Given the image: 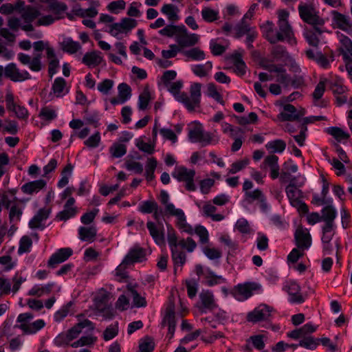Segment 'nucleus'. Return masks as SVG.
I'll use <instances>...</instances> for the list:
<instances>
[{"label": "nucleus", "instance_id": "obj_23", "mask_svg": "<svg viewBox=\"0 0 352 352\" xmlns=\"http://www.w3.org/2000/svg\"><path fill=\"white\" fill-rule=\"evenodd\" d=\"M286 291L290 296V301L294 303H302L304 297L300 294V287L296 283H290L286 287Z\"/></svg>", "mask_w": 352, "mask_h": 352}, {"label": "nucleus", "instance_id": "obj_38", "mask_svg": "<svg viewBox=\"0 0 352 352\" xmlns=\"http://www.w3.org/2000/svg\"><path fill=\"white\" fill-rule=\"evenodd\" d=\"M272 55L277 60L286 62L291 56L286 50V48L282 45H276L272 50Z\"/></svg>", "mask_w": 352, "mask_h": 352}, {"label": "nucleus", "instance_id": "obj_8", "mask_svg": "<svg viewBox=\"0 0 352 352\" xmlns=\"http://www.w3.org/2000/svg\"><path fill=\"white\" fill-rule=\"evenodd\" d=\"M5 76L13 82L30 80L32 76L26 70H21L15 63H9L5 67Z\"/></svg>", "mask_w": 352, "mask_h": 352}, {"label": "nucleus", "instance_id": "obj_58", "mask_svg": "<svg viewBox=\"0 0 352 352\" xmlns=\"http://www.w3.org/2000/svg\"><path fill=\"white\" fill-rule=\"evenodd\" d=\"M305 38L309 45L317 47L319 43L318 32L313 28V30L307 31L305 33Z\"/></svg>", "mask_w": 352, "mask_h": 352}, {"label": "nucleus", "instance_id": "obj_62", "mask_svg": "<svg viewBox=\"0 0 352 352\" xmlns=\"http://www.w3.org/2000/svg\"><path fill=\"white\" fill-rule=\"evenodd\" d=\"M182 26H176L173 25H166L163 29L159 31V33L162 36H166L171 37L176 34V32L180 31Z\"/></svg>", "mask_w": 352, "mask_h": 352}, {"label": "nucleus", "instance_id": "obj_31", "mask_svg": "<svg viewBox=\"0 0 352 352\" xmlns=\"http://www.w3.org/2000/svg\"><path fill=\"white\" fill-rule=\"evenodd\" d=\"M99 6L98 1H91V7L87 9H78L76 11V14L82 18L85 17H95L98 14V10H96V7Z\"/></svg>", "mask_w": 352, "mask_h": 352}, {"label": "nucleus", "instance_id": "obj_57", "mask_svg": "<svg viewBox=\"0 0 352 352\" xmlns=\"http://www.w3.org/2000/svg\"><path fill=\"white\" fill-rule=\"evenodd\" d=\"M77 212L76 208H66L64 206V210L57 214V218L61 221H66L69 218L74 217Z\"/></svg>", "mask_w": 352, "mask_h": 352}, {"label": "nucleus", "instance_id": "obj_29", "mask_svg": "<svg viewBox=\"0 0 352 352\" xmlns=\"http://www.w3.org/2000/svg\"><path fill=\"white\" fill-rule=\"evenodd\" d=\"M341 46L340 51L343 56V59L352 58V41L347 36H343L340 38Z\"/></svg>", "mask_w": 352, "mask_h": 352}, {"label": "nucleus", "instance_id": "obj_1", "mask_svg": "<svg viewBox=\"0 0 352 352\" xmlns=\"http://www.w3.org/2000/svg\"><path fill=\"white\" fill-rule=\"evenodd\" d=\"M32 46L34 48L32 58L28 54L19 53L18 54L19 60L23 65H29V68L32 72H40L43 67L41 62L42 52L45 50L46 57L49 60L48 72L52 78L56 73L57 68L59 67V60L56 56L54 48L49 46L48 43H45L43 41L34 42Z\"/></svg>", "mask_w": 352, "mask_h": 352}, {"label": "nucleus", "instance_id": "obj_26", "mask_svg": "<svg viewBox=\"0 0 352 352\" xmlns=\"http://www.w3.org/2000/svg\"><path fill=\"white\" fill-rule=\"evenodd\" d=\"M49 217V211L45 209H40L36 214L30 220L29 226L31 228H43L42 222Z\"/></svg>", "mask_w": 352, "mask_h": 352}, {"label": "nucleus", "instance_id": "obj_40", "mask_svg": "<svg viewBox=\"0 0 352 352\" xmlns=\"http://www.w3.org/2000/svg\"><path fill=\"white\" fill-rule=\"evenodd\" d=\"M118 98L121 104L124 103L131 96V89L126 83H121L118 85Z\"/></svg>", "mask_w": 352, "mask_h": 352}, {"label": "nucleus", "instance_id": "obj_21", "mask_svg": "<svg viewBox=\"0 0 352 352\" xmlns=\"http://www.w3.org/2000/svg\"><path fill=\"white\" fill-rule=\"evenodd\" d=\"M296 177H292L289 184L286 188V193L294 206H297L300 203L301 191L295 186Z\"/></svg>", "mask_w": 352, "mask_h": 352}, {"label": "nucleus", "instance_id": "obj_15", "mask_svg": "<svg viewBox=\"0 0 352 352\" xmlns=\"http://www.w3.org/2000/svg\"><path fill=\"white\" fill-rule=\"evenodd\" d=\"M295 243L298 248L307 250L311 245V237L309 231L298 227L294 234Z\"/></svg>", "mask_w": 352, "mask_h": 352}, {"label": "nucleus", "instance_id": "obj_4", "mask_svg": "<svg viewBox=\"0 0 352 352\" xmlns=\"http://www.w3.org/2000/svg\"><path fill=\"white\" fill-rule=\"evenodd\" d=\"M182 86V81L174 82L170 85L168 90L178 102L184 104L189 111H193L200 106L201 85L199 82L192 84L190 88V96L186 93L180 91Z\"/></svg>", "mask_w": 352, "mask_h": 352}, {"label": "nucleus", "instance_id": "obj_41", "mask_svg": "<svg viewBox=\"0 0 352 352\" xmlns=\"http://www.w3.org/2000/svg\"><path fill=\"white\" fill-rule=\"evenodd\" d=\"M40 15L39 11L32 7H28L21 13V18L25 23L32 22Z\"/></svg>", "mask_w": 352, "mask_h": 352}, {"label": "nucleus", "instance_id": "obj_45", "mask_svg": "<svg viewBox=\"0 0 352 352\" xmlns=\"http://www.w3.org/2000/svg\"><path fill=\"white\" fill-rule=\"evenodd\" d=\"M184 54L188 58L194 60H202L205 59V53L198 47H194L184 51Z\"/></svg>", "mask_w": 352, "mask_h": 352}, {"label": "nucleus", "instance_id": "obj_60", "mask_svg": "<svg viewBox=\"0 0 352 352\" xmlns=\"http://www.w3.org/2000/svg\"><path fill=\"white\" fill-rule=\"evenodd\" d=\"M156 166L157 161L154 158H149L146 166V175L147 180H152L154 177V171Z\"/></svg>", "mask_w": 352, "mask_h": 352}, {"label": "nucleus", "instance_id": "obj_46", "mask_svg": "<svg viewBox=\"0 0 352 352\" xmlns=\"http://www.w3.org/2000/svg\"><path fill=\"white\" fill-rule=\"evenodd\" d=\"M319 344V339L311 336L305 337L299 342V346L310 350H314Z\"/></svg>", "mask_w": 352, "mask_h": 352}, {"label": "nucleus", "instance_id": "obj_24", "mask_svg": "<svg viewBox=\"0 0 352 352\" xmlns=\"http://www.w3.org/2000/svg\"><path fill=\"white\" fill-rule=\"evenodd\" d=\"M78 234L81 241L92 243L96 240L97 230L94 226H82L79 228Z\"/></svg>", "mask_w": 352, "mask_h": 352}, {"label": "nucleus", "instance_id": "obj_49", "mask_svg": "<svg viewBox=\"0 0 352 352\" xmlns=\"http://www.w3.org/2000/svg\"><path fill=\"white\" fill-rule=\"evenodd\" d=\"M155 209H158V205L155 201H146L139 206V210L142 213L150 214Z\"/></svg>", "mask_w": 352, "mask_h": 352}, {"label": "nucleus", "instance_id": "obj_53", "mask_svg": "<svg viewBox=\"0 0 352 352\" xmlns=\"http://www.w3.org/2000/svg\"><path fill=\"white\" fill-rule=\"evenodd\" d=\"M110 294L106 292H102L97 295L95 298V306L96 309L98 308L99 305L102 307L110 305Z\"/></svg>", "mask_w": 352, "mask_h": 352}, {"label": "nucleus", "instance_id": "obj_43", "mask_svg": "<svg viewBox=\"0 0 352 352\" xmlns=\"http://www.w3.org/2000/svg\"><path fill=\"white\" fill-rule=\"evenodd\" d=\"M235 36L240 38L251 30L247 20L242 19L241 21L234 27Z\"/></svg>", "mask_w": 352, "mask_h": 352}, {"label": "nucleus", "instance_id": "obj_64", "mask_svg": "<svg viewBox=\"0 0 352 352\" xmlns=\"http://www.w3.org/2000/svg\"><path fill=\"white\" fill-rule=\"evenodd\" d=\"M151 99L150 93L147 90H144L139 96V109L141 110H144L146 109L148 102Z\"/></svg>", "mask_w": 352, "mask_h": 352}, {"label": "nucleus", "instance_id": "obj_5", "mask_svg": "<svg viewBox=\"0 0 352 352\" xmlns=\"http://www.w3.org/2000/svg\"><path fill=\"white\" fill-rule=\"evenodd\" d=\"M298 10L302 19L311 25L316 31L319 34H321L322 31L319 27L323 25L324 21L317 14L316 10L312 7L308 6H299Z\"/></svg>", "mask_w": 352, "mask_h": 352}, {"label": "nucleus", "instance_id": "obj_59", "mask_svg": "<svg viewBox=\"0 0 352 352\" xmlns=\"http://www.w3.org/2000/svg\"><path fill=\"white\" fill-rule=\"evenodd\" d=\"M208 95L222 105L224 104V101L221 94L217 91L216 86L213 83H209L208 85Z\"/></svg>", "mask_w": 352, "mask_h": 352}, {"label": "nucleus", "instance_id": "obj_48", "mask_svg": "<svg viewBox=\"0 0 352 352\" xmlns=\"http://www.w3.org/2000/svg\"><path fill=\"white\" fill-rule=\"evenodd\" d=\"M96 309L97 314L102 315L105 319H111L115 315V311L111 304L103 307L99 305L98 308Z\"/></svg>", "mask_w": 352, "mask_h": 352}, {"label": "nucleus", "instance_id": "obj_2", "mask_svg": "<svg viewBox=\"0 0 352 352\" xmlns=\"http://www.w3.org/2000/svg\"><path fill=\"white\" fill-rule=\"evenodd\" d=\"M278 30L274 33L273 23L267 21L269 29L266 32V38L270 43H276L278 41H287L291 45H296V40L294 37V31L289 23V12L285 10H280L278 12Z\"/></svg>", "mask_w": 352, "mask_h": 352}, {"label": "nucleus", "instance_id": "obj_25", "mask_svg": "<svg viewBox=\"0 0 352 352\" xmlns=\"http://www.w3.org/2000/svg\"><path fill=\"white\" fill-rule=\"evenodd\" d=\"M46 186V182L43 179H38L28 182L22 186V191L28 195L38 192Z\"/></svg>", "mask_w": 352, "mask_h": 352}, {"label": "nucleus", "instance_id": "obj_16", "mask_svg": "<svg viewBox=\"0 0 352 352\" xmlns=\"http://www.w3.org/2000/svg\"><path fill=\"white\" fill-rule=\"evenodd\" d=\"M73 251L69 248H60L53 254L47 262V266L55 268L58 264L65 261L72 255Z\"/></svg>", "mask_w": 352, "mask_h": 352}, {"label": "nucleus", "instance_id": "obj_11", "mask_svg": "<svg viewBox=\"0 0 352 352\" xmlns=\"http://www.w3.org/2000/svg\"><path fill=\"white\" fill-rule=\"evenodd\" d=\"M272 310V309L270 307L266 305H261L248 314L247 319L252 322L266 320L270 317Z\"/></svg>", "mask_w": 352, "mask_h": 352}, {"label": "nucleus", "instance_id": "obj_36", "mask_svg": "<svg viewBox=\"0 0 352 352\" xmlns=\"http://www.w3.org/2000/svg\"><path fill=\"white\" fill-rule=\"evenodd\" d=\"M265 147L271 153H282L286 148V143L283 140H275L267 142Z\"/></svg>", "mask_w": 352, "mask_h": 352}, {"label": "nucleus", "instance_id": "obj_10", "mask_svg": "<svg viewBox=\"0 0 352 352\" xmlns=\"http://www.w3.org/2000/svg\"><path fill=\"white\" fill-rule=\"evenodd\" d=\"M176 41L179 47H187L195 45L199 41V36L196 34H188L184 25H182L179 34L176 36Z\"/></svg>", "mask_w": 352, "mask_h": 352}, {"label": "nucleus", "instance_id": "obj_47", "mask_svg": "<svg viewBox=\"0 0 352 352\" xmlns=\"http://www.w3.org/2000/svg\"><path fill=\"white\" fill-rule=\"evenodd\" d=\"M321 216L323 221H333L336 217V211L332 206L328 205L322 208Z\"/></svg>", "mask_w": 352, "mask_h": 352}, {"label": "nucleus", "instance_id": "obj_56", "mask_svg": "<svg viewBox=\"0 0 352 352\" xmlns=\"http://www.w3.org/2000/svg\"><path fill=\"white\" fill-rule=\"evenodd\" d=\"M121 28L123 32L127 33L131 31L133 28L136 27L138 22L135 19L131 18H123L120 22Z\"/></svg>", "mask_w": 352, "mask_h": 352}, {"label": "nucleus", "instance_id": "obj_33", "mask_svg": "<svg viewBox=\"0 0 352 352\" xmlns=\"http://www.w3.org/2000/svg\"><path fill=\"white\" fill-rule=\"evenodd\" d=\"M325 81L326 80H320L316 85L315 90L312 94L314 104L319 107L325 106L323 101L319 102L320 99H321L325 91Z\"/></svg>", "mask_w": 352, "mask_h": 352}, {"label": "nucleus", "instance_id": "obj_52", "mask_svg": "<svg viewBox=\"0 0 352 352\" xmlns=\"http://www.w3.org/2000/svg\"><path fill=\"white\" fill-rule=\"evenodd\" d=\"M327 133L333 136L337 140H344L349 137V135L342 131L340 128L333 126L327 129Z\"/></svg>", "mask_w": 352, "mask_h": 352}, {"label": "nucleus", "instance_id": "obj_44", "mask_svg": "<svg viewBox=\"0 0 352 352\" xmlns=\"http://www.w3.org/2000/svg\"><path fill=\"white\" fill-rule=\"evenodd\" d=\"M212 67V63L208 61L204 65H195L192 67V70L195 75L199 77H204L207 76L208 73L211 70Z\"/></svg>", "mask_w": 352, "mask_h": 352}, {"label": "nucleus", "instance_id": "obj_63", "mask_svg": "<svg viewBox=\"0 0 352 352\" xmlns=\"http://www.w3.org/2000/svg\"><path fill=\"white\" fill-rule=\"evenodd\" d=\"M217 142L218 140L214 139V137L212 133L203 131L198 142L201 143V145L204 146L212 142L217 143Z\"/></svg>", "mask_w": 352, "mask_h": 352}, {"label": "nucleus", "instance_id": "obj_42", "mask_svg": "<svg viewBox=\"0 0 352 352\" xmlns=\"http://www.w3.org/2000/svg\"><path fill=\"white\" fill-rule=\"evenodd\" d=\"M109 152L113 158H119L126 153V146L124 144L115 142L109 148Z\"/></svg>", "mask_w": 352, "mask_h": 352}, {"label": "nucleus", "instance_id": "obj_34", "mask_svg": "<svg viewBox=\"0 0 352 352\" xmlns=\"http://www.w3.org/2000/svg\"><path fill=\"white\" fill-rule=\"evenodd\" d=\"M128 291L130 296L133 298V305L136 307H144L146 306V301L145 298L140 296L135 288L131 285L127 286Z\"/></svg>", "mask_w": 352, "mask_h": 352}, {"label": "nucleus", "instance_id": "obj_50", "mask_svg": "<svg viewBox=\"0 0 352 352\" xmlns=\"http://www.w3.org/2000/svg\"><path fill=\"white\" fill-rule=\"evenodd\" d=\"M334 19L339 28L346 30L350 28L349 20L344 15L335 12Z\"/></svg>", "mask_w": 352, "mask_h": 352}, {"label": "nucleus", "instance_id": "obj_14", "mask_svg": "<svg viewBox=\"0 0 352 352\" xmlns=\"http://www.w3.org/2000/svg\"><path fill=\"white\" fill-rule=\"evenodd\" d=\"M305 113L304 109L298 111L294 106L287 104L283 106V111L278 116V118L281 121H295L303 116Z\"/></svg>", "mask_w": 352, "mask_h": 352}, {"label": "nucleus", "instance_id": "obj_54", "mask_svg": "<svg viewBox=\"0 0 352 352\" xmlns=\"http://www.w3.org/2000/svg\"><path fill=\"white\" fill-rule=\"evenodd\" d=\"M263 192L259 189L253 191L245 192V201L248 204H252L254 201L259 200L263 197Z\"/></svg>", "mask_w": 352, "mask_h": 352}, {"label": "nucleus", "instance_id": "obj_37", "mask_svg": "<svg viewBox=\"0 0 352 352\" xmlns=\"http://www.w3.org/2000/svg\"><path fill=\"white\" fill-rule=\"evenodd\" d=\"M53 286L54 283H49L42 287L36 285L29 291L28 295L41 297L45 294L50 293Z\"/></svg>", "mask_w": 352, "mask_h": 352}, {"label": "nucleus", "instance_id": "obj_9", "mask_svg": "<svg viewBox=\"0 0 352 352\" xmlns=\"http://www.w3.org/2000/svg\"><path fill=\"white\" fill-rule=\"evenodd\" d=\"M263 67L271 73H275L276 82L283 85L284 87H287L290 85L291 77L283 66L272 64L263 65Z\"/></svg>", "mask_w": 352, "mask_h": 352}, {"label": "nucleus", "instance_id": "obj_51", "mask_svg": "<svg viewBox=\"0 0 352 352\" xmlns=\"http://www.w3.org/2000/svg\"><path fill=\"white\" fill-rule=\"evenodd\" d=\"M202 18L207 22H213L218 18V12L210 8H204L201 10Z\"/></svg>", "mask_w": 352, "mask_h": 352}, {"label": "nucleus", "instance_id": "obj_6", "mask_svg": "<svg viewBox=\"0 0 352 352\" xmlns=\"http://www.w3.org/2000/svg\"><path fill=\"white\" fill-rule=\"evenodd\" d=\"M165 213L176 217V224L180 230L188 234H192V228L187 223L185 214L182 209L176 208L175 206L170 203L167 204L165 207Z\"/></svg>", "mask_w": 352, "mask_h": 352}, {"label": "nucleus", "instance_id": "obj_30", "mask_svg": "<svg viewBox=\"0 0 352 352\" xmlns=\"http://www.w3.org/2000/svg\"><path fill=\"white\" fill-rule=\"evenodd\" d=\"M45 326L43 320H37L34 322L29 323L28 324H20L18 326L23 332L28 334L35 333L36 331L41 329Z\"/></svg>", "mask_w": 352, "mask_h": 352}, {"label": "nucleus", "instance_id": "obj_39", "mask_svg": "<svg viewBox=\"0 0 352 352\" xmlns=\"http://www.w3.org/2000/svg\"><path fill=\"white\" fill-rule=\"evenodd\" d=\"M65 80L61 77L56 78L52 85L53 93L57 98L62 97L64 95L63 91L65 90Z\"/></svg>", "mask_w": 352, "mask_h": 352}, {"label": "nucleus", "instance_id": "obj_18", "mask_svg": "<svg viewBox=\"0 0 352 352\" xmlns=\"http://www.w3.org/2000/svg\"><path fill=\"white\" fill-rule=\"evenodd\" d=\"M278 161V157L276 155H270L265 158L261 165V168L266 170L267 168H270L272 178L276 179L279 175V166Z\"/></svg>", "mask_w": 352, "mask_h": 352}, {"label": "nucleus", "instance_id": "obj_28", "mask_svg": "<svg viewBox=\"0 0 352 352\" xmlns=\"http://www.w3.org/2000/svg\"><path fill=\"white\" fill-rule=\"evenodd\" d=\"M99 52L93 51L86 53L82 58V63L88 67L96 66L100 64L102 57Z\"/></svg>", "mask_w": 352, "mask_h": 352}, {"label": "nucleus", "instance_id": "obj_22", "mask_svg": "<svg viewBox=\"0 0 352 352\" xmlns=\"http://www.w3.org/2000/svg\"><path fill=\"white\" fill-rule=\"evenodd\" d=\"M146 227L149 233L155 242L158 245L164 243V236L163 232L162 223H160V228H158L153 222L148 221Z\"/></svg>", "mask_w": 352, "mask_h": 352}, {"label": "nucleus", "instance_id": "obj_20", "mask_svg": "<svg viewBox=\"0 0 352 352\" xmlns=\"http://www.w3.org/2000/svg\"><path fill=\"white\" fill-rule=\"evenodd\" d=\"M145 257V251L140 247L131 249L122 261L123 265H130L135 262H142Z\"/></svg>", "mask_w": 352, "mask_h": 352}, {"label": "nucleus", "instance_id": "obj_27", "mask_svg": "<svg viewBox=\"0 0 352 352\" xmlns=\"http://www.w3.org/2000/svg\"><path fill=\"white\" fill-rule=\"evenodd\" d=\"M60 47L63 51L69 54H74L81 47L78 42L74 41L70 38H64L60 43Z\"/></svg>", "mask_w": 352, "mask_h": 352}, {"label": "nucleus", "instance_id": "obj_55", "mask_svg": "<svg viewBox=\"0 0 352 352\" xmlns=\"http://www.w3.org/2000/svg\"><path fill=\"white\" fill-rule=\"evenodd\" d=\"M154 346L153 340L149 337H146L141 340L139 349L140 351L143 352H152L154 349Z\"/></svg>", "mask_w": 352, "mask_h": 352}, {"label": "nucleus", "instance_id": "obj_7", "mask_svg": "<svg viewBox=\"0 0 352 352\" xmlns=\"http://www.w3.org/2000/svg\"><path fill=\"white\" fill-rule=\"evenodd\" d=\"M173 176L179 182H184L186 190L189 191L195 190L196 186L194 183L195 171L194 170L188 169L184 166H179L175 169Z\"/></svg>", "mask_w": 352, "mask_h": 352}, {"label": "nucleus", "instance_id": "obj_32", "mask_svg": "<svg viewBox=\"0 0 352 352\" xmlns=\"http://www.w3.org/2000/svg\"><path fill=\"white\" fill-rule=\"evenodd\" d=\"M202 210L205 216L210 217L214 221H220L224 219L223 215L221 214H214L217 211V208L210 202H207L203 206Z\"/></svg>", "mask_w": 352, "mask_h": 352}, {"label": "nucleus", "instance_id": "obj_19", "mask_svg": "<svg viewBox=\"0 0 352 352\" xmlns=\"http://www.w3.org/2000/svg\"><path fill=\"white\" fill-rule=\"evenodd\" d=\"M81 332L80 327L76 324L68 330L67 333L58 335L55 339V342L58 345L68 344L70 341L76 338Z\"/></svg>", "mask_w": 352, "mask_h": 352}, {"label": "nucleus", "instance_id": "obj_12", "mask_svg": "<svg viewBox=\"0 0 352 352\" xmlns=\"http://www.w3.org/2000/svg\"><path fill=\"white\" fill-rule=\"evenodd\" d=\"M201 305L198 306L201 313H206L207 311H212L217 307L214 296L212 292L209 290H203L199 295Z\"/></svg>", "mask_w": 352, "mask_h": 352}, {"label": "nucleus", "instance_id": "obj_13", "mask_svg": "<svg viewBox=\"0 0 352 352\" xmlns=\"http://www.w3.org/2000/svg\"><path fill=\"white\" fill-rule=\"evenodd\" d=\"M258 288L255 283H246L244 284H239L233 290V295L238 300H244L252 294V291Z\"/></svg>", "mask_w": 352, "mask_h": 352}, {"label": "nucleus", "instance_id": "obj_61", "mask_svg": "<svg viewBox=\"0 0 352 352\" xmlns=\"http://www.w3.org/2000/svg\"><path fill=\"white\" fill-rule=\"evenodd\" d=\"M39 116L45 120L50 121L56 118V113L55 110L45 107L41 109Z\"/></svg>", "mask_w": 352, "mask_h": 352}, {"label": "nucleus", "instance_id": "obj_17", "mask_svg": "<svg viewBox=\"0 0 352 352\" xmlns=\"http://www.w3.org/2000/svg\"><path fill=\"white\" fill-rule=\"evenodd\" d=\"M163 324H167L168 326V334L170 335V339L174 335L176 321H175V304L173 302L170 301L166 309V315L163 320Z\"/></svg>", "mask_w": 352, "mask_h": 352}, {"label": "nucleus", "instance_id": "obj_3", "mask_svg": "<svg viewBox=\"0 0 352 352\" xmlns=\"http://www.w3.org/2000/svg\"><path fill=\"white\" fill-rule=\"evenodd\" d=\"M168 231L167 234V240L171 251L172 259L174 261L175 270L176 273V266H183L186 261V254L179 248L185 249L188 252H192L197 247L196 242L190 237L184 239H182L177 241V237L175 234L174 230L168 227Z\"/></svg>", "mask_w": 352, "mask_h": 352}, {"label": "nucleus", "instance_id": "obj_35", "mask_svg": "<svg viewBox=\"0 0 352 352\" xmlns=\"http://www.w3.org/2000/svg\"><path fill=\"white\" fill-rule=\"evenodd\" d=\"M162 12L166 14L171 21H176L179 19L177 14L178 9L173 4H165L161 10Z\"/></svg>", "mask_w": 352, "mask_h": 352}]
</instances>
